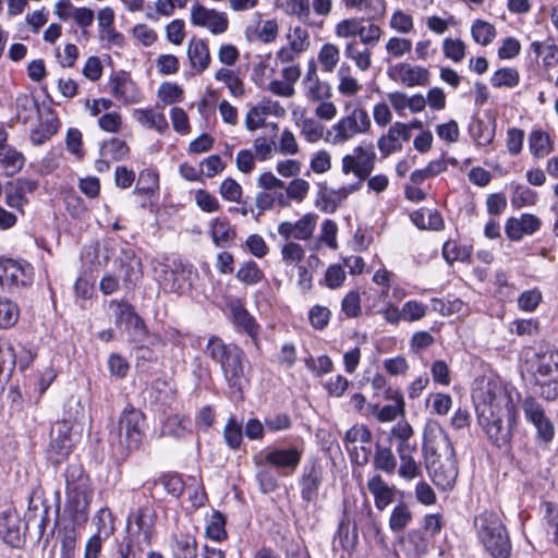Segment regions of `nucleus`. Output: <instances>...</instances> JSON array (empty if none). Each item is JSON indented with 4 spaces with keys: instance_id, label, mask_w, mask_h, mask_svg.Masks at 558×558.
Returning a JSON list of instances; mask_svg holds the SVG:
<instances>
[{
    "instance_id": "obj_1",
    "label": "nucleus",
    "mask_w": 558,
    "mask_h": 558,
    "mask_svg": "<svg viewBox=\"0 0 558 558\" xmlns=\"http://www.w3.org/2000/svg\"><path fill=\"white\" fill-rule=\"evenodd\" d=\"M423 456L434 484L441 489H450L458 476L453 446L447 433L436 421L430 420L425 424Z\"/></svg>"
},
{
    "instance_id": "obj_2",
    "label": "nucleus",
    "mask_w": 558,
    "mask_h": 558,
    "mask_svg": "<svg viewBox=\"0 0 558 558\" xmlns=\"http://www.w3.org/2000/svg\"><path fill=\"white\" fill-rule=\"evenodd\" d=\"M514 396L518 393L509 389L499 378L493 376H480L472 386V399L476 414L502 411L515 407Z\"/></svg>"
},
{
    "instance_id": "obj_3",
    "label": "nucleus",
    "mask_w": 558,
    "mask_h": 558,
    "mask_svg": "<svg viewBox=\"0 0 558 558\" xmlns=\"http://www.w3.org/2000/svg\"><path fill=\"white\" fill-rule=\"evenodd\" d=\"M205 353L220 364L228 385L242 391L247 384L243 351L236 345H227L220 338L213 336L208 339Z\"/></svg>"
},
{
    "instance_id": "obj_4",
    "label": "nucleus",
    "mask_w": 558,
    "mask_h": 558,
    "mask_svg": "<svg viewBox=\"0 0 558 558\" xmlns=\"http://www.w3.org/2000/svg\"><path fill=\"white\" fill-rule=\"evenodd\" d=\"M64 476L65 510L76 523L85 522L93 498L89 477L80 464H70Z\"/></svg>"
},
{
    "instance_id": "obj_5",
    "label": "nucleus",
    "mask_w": 558,
    "mask_h": 558,
    "mask_svg": "<svg viewBox=\"0 0 558 558\" xmlns=\"http://www.w3.org/2000/svg\"><path fill=\"white\" fill-rule=\"evenodd\" d=\"M527 372L535 391L546 400L558 397V352L546 349L533 353Z\"/></svg>"
},
{
    "instance_id": "obj_6",
    "label": "nucleus",
    "mask_w": 558,
    "mask_h": 558,
    "mask_svg": "<svg viewBox=\"0 0 558 558\" xmlns=\"http://www.w3.org/2000/svg\"><path fill=\"white\" fill-rule=\"evenodd\" d=\"M474 529L480 542L494 558H508L511 544L499 515L484 511L474 519Z\"/></svg>"
},
{
    "instance_id": "obj_7",
    "label": "nucleus",
    "mask_w": 558,
    "mask_h": 558,
    "mask_svg": "<svg viewBox=\"0 0 558 558\" xmlns=\"http://www.w3.org/2000/svg\"><path fill=\"white\" fill-rule=\"evenodd\" d=\"M377 156L374 150L357 145L353 148L352 154H345L341 158V172L343 174H353L356 181L340 186L335 194L340 198H345L361 190L363 181L373 172L376 165Z\"/></svg>"
},
{
    "instance_id": "obj_8",
    "label": "nucleus",
    "mask_w": 558,
    "mask_h": 558,
    "mask_svg": "<svg viewBox=\"0 0 558 558\" xmlns=\"http://www.w3.org/2000/svg\"><path fill=\"white\" fill-rule=\"evenodd\" d=\"M371 128L368 112L361 106H354L326 130L325 142L331 146H342L359 135L367 134Z\"/></svg>"
},
{
    "instance_id": "obj_9",
    "label": "nucleus",
    "mask_w": 558,
    "mask_h": 558,
    "mask_svg": "<svg viewBox=\"0 0 558 558\" xmlns=\"http://www.w3.org/2000/svg\"><path fill=\"white\" fill-rule=\"evenodd\" d=\"M144 436V414L135 408H125L120 414L118 429L110 433V442L125 454L137 449Z\"/></svg>"
},
{
    "instance_id": "obj_10",
    "label": "nucleus",
    "mask_w": 558,
    "mask_h": 558,
    "mask_svg": "<svg viewBox=\"0 0 558 558\" xmlns=\"http://www.w3.org/2000/svg\"><path fill=\"white\" fill-rule=\"evenodd\" d=\"M477 421L488 439L497 447L507 446L512 437V429L517 424V408L502 411L477 414Z\"/></svg>"
},
{
    "instance_id": "obj_11",
    "label": "nucleus",
    "mask_w": 558,
    "mask_h": 558,
    "mask_svg": "<svg viewBox=\"0 0 558 558\" xmlns=\"http://www.w3.org/2000/svg\"><path fill=\"white\" fill-rule=\"evenodd\" d=\"M155 523V511L149 507H141L128 515L126 537L147 547L151 543Z\"/></svg>"
},
{
    "instance_id": "obj_12",
    "label": "nucleus",
    "mask_w": 558,
    "mask_h": 558,
    "mask_svg": "<svg viewBox=\"0 0 558 558\" xmlns=\"http://www.w3.org/2000/svg\"><path fill=\"white\" fill-rule=\"evenodd\" d=\"M371 439L372 433L363 424H355L345 432L343 445L353 463L362 466L368 462L371 448H366L364 445L368 444Z\"/></svg>"
},
{
    "instance_id": "obj_13",
    "label": "nucleus",
    "mask_w": 558,
    "mask_h": 558,
    "mask_svg": "<svg viewBox=\"0 0 558 558\" xmlns=\"http://www.w3.org/2000/svg\"><path fill=\"white\" fill-rule=\"evenodd\" d=\"M243 34L251 44H272L279 35V23L276 19H263L259 12H255L246 21Z\"/></svg>"
},
{
    "instance_id": "obj_14",
    "label": "nucleus",
    "mask_w": 558,
    "mask_h": 558,
    "mask_svg": "<svg viewBox=\"0 0 558 558\" xmlns=\"http://www.w3.org/2000/svg\"><path fill=\"white\" fill-rule=\"evenodd\" d=\"M34 268L26 262L0 259V286L3 288L27 287L33 283Z\"/></svg>"
},
{
    "instance_id": "obj_15",
    "label": "nucleus",
    "mask_w": 558,
    "mask_h": 558,
    "mask_svg": "<svg viewBox=\"0 0 558 558\" xmlns=\"http://www.w3.org/2000/svg\"><path fill=\"white\" fill-rule=\"evenodd\" d=\"M195 277L192 267L173 260L162 270L161 286L165 290L184 294L191 290Z\"/></svg>"
},
{
    "instance_id": "obj_16",
    "label": "nucleus",
    "mask_w": 558,
    "mask_h": 558,
    "mask_svg": "<svg viewBox=\"0 0 558 558\" xmlns=\"http://www.w3.org/2000/svg\"><path fill=\"white\" fill-rule=\"evenodd\" d=\"M190 21L192 25L207 29L211 35L225 34L229 28V19L226 12L195 4L191 8Z\"/></svg>"
},
{
    "instance_id": "obj_17",
    "label": "nucleus",
    "mask_w": 558,
    "mask_h": 558,
    "mask_svg": "<svg viewBox=\"0 0 558 558\" xmlns=\"http://www.w3.org/2000/svg\"><path fill=\"white\" fill-rule=\"evenodd\" d=\"M387 76L409 88L425 86L429 82V71L426 68L408 62H398L388 66Z\"/></svg>"
},
{
    "instance_id": "obj_18",
    "label": "nucleus",
    "mask_w": 558,
    "mask_h": 558,
    "mask_svg": "<svg viewBox=\"0 0 558 558\" xmlns=\"http://www.w3.org/2000/svg\"><path fill=\"white\" fill-rule=\"evenodd\" d=\"M522 408L525 418L536 428L537 438L546 444L551 441L555 428L542 405L534 398L527 397L524 399Z\"/></svg>"
},
{
    "instance_id": "obj_19",
    "label": "nucleus",
    "mask_w": 558,
    "mask_h": 558,
    "mask_svg": "<svg viewBox=\"0 0 558 558\" xmlns=\"http://www.w3.org/2000/svg\"><path fill=\"white\" fill-rule=\"evenodd\" d=\"M317 221L318 215L314 213H307L295 222H280L277 227V232L284 240L294 239L298 241H307L313 236L317 227Z\"/></svg>"
},
{
    "instance_id": "obj_20",
    "label": "nucleus",
    "mask_w": 558,
    "mask_h": 558,
    "mask_svg": "<svg viewBox=\"0 0 558 558\" xmlns=\"http://www.w3.org/2000/svg\"><path fill=\"white\" fill-rule=\"evenodd\" d=\"M108 92L123 105H135L143 100V93L129 74L112 76L108 82Z\"/></svg>"
},
{
    "instance_id": "obj_21",
    "label": "nucleus",
    "mask_w": 558,
    "mask_h": 558,
    "mask_svg": "<svg viewBox=\"0 0 558 558\" xmlns=\"http://www.w3.org/2000/svg\"><path fill=\"white\" fill-rule=\"evenodd\" d=\"M410 138L411 133L408 132V126L404 125V122H393L387 132L377 140V147L381 157L386 158L402 150L403 143Z\"/></svg>"
},
{
    "instance_id": "obj_22",
    "label": "nucleus",
    "mask_w": 558,
    "mask_h": 558,
    "mask_svg": "<svg viewBox=\"0 0 558 558\" xmlns=\"http://www.w3.org/2000/svg\"><path fill=\"white\" fill-rule=\"evenodd\" d=\"M78 426L68 420H59L51 428V448L60 457L66 456L73 446V434Z\"/></svg>"
},
{
    "instance_id": "obj_23",
    "label": "nucleus",
    "mask_w": 558,
    "mask_h": 558,
    "mask_svg": "<svg viewBox=\"0 0 558 558\" xmlns=\"http://www.w3.org/2000/svg\"><path fill=\"white\" fill-rule=\"evenodd\" d=\"M304 96L310 102L328 100L331 97L330 85L322 81L315 68H310L302 81Z\"/></svg>"
},
{
    "instance_id": "obj_24",
    "label": "nucleus",
    "mask_w": 558,
    "mask_h": 558,
    "mask_svg": "<svg viewBox=\"0 0 558 558\" xmlns=\"http://www.w3.org/2000/svg\"><path fill=\"white\" fill-rule=\"evenodd\" d=\"M301 459L302 450L296 447L272 449L265 454L268 464L288 471H294Z\"/></svg>"
},
{
    "instance_id": "obj_25",
    "label": "nucleus",
    "mask_w": 558,
    "mask_h": 558,
    "mask_svg": "<svg viewBox=\"0 0 558 558\" xmlns=\"http://www.w3.org/2000/svg\"><path fill=\"white\" fill-rule=\"evenodd\" d=\"M0 537L9 545L17 547L23 541L21 520L15 511L0 513Z\"/></svg>"
},
{
    "instance_id": "obj_26",
    "label": "nucleus",
    "mask_w": 558,
    "mask_h": 558,
    "mask_svg": "<svg viewBox=\"0 0 558 558\" xmlns=\"http://www.w3.org/2000/svg\"><path fill=\"white\" fill-rule=\"evenodd\" d=\"M367 489L379 511H384L395 500V486L389 485L380 474H374L368 478Z\"/></svg>"
},
{
    "instance_id": "obj_27",
    "label": "nucleus",
    "mask_w": 558,
    "mask_h": 558,
    "mask_svg": "<svg viewBox=\"0 0 558 558\" xmlns=\"http://www.w3.org/2000/svg\"><path fill=\"white\" fill-rule=\"evenodd\" d=\"M541 226L539 219L530 214H523L519 218H510L506 222V234L512 241H519L525 234H533Z\"/></svg>"
},
{
    "instance_id": "obj_28",
    "label": "nucleus",
    "mask_w": 558,
    "mask_h": 558,
    "mask_svg": "<svg viewBox=\"0 0 558 558\" xmlns=\"http://www.w3.org/2000/svg\"><path fill=\"white\" fill-rule=\"evenodd\" d=\"M187 58L193 70L204 72L211 62L207 43L201 38H192L187 45Z\"/></svg>"
},
{
    "instance_id": "obj_29",
    "label": "nucleus",
    "mask_w": 558,
    "mask_h": 558,
    "mask_svg": "<svg viewBox=\"0 0 558 558\" xmlns=\"http://www.w3.org/2000/svg\"><path fill=\"white\" fill-rule=\"evenodd\" d=\"M344 56L361 72H367L372 68V50L366 46L362 47L355 39L345 43Z\"/></svg>"
},
{
    "instance_id": "obj_30",
    "label": "nucleus",
    "mask_w": 558,
    "mask_h": 558,
    "mask_svg": "<svg viewBox=\"0 0 558 558\" xmlns=\"http://www.w3.org/2000/svg\"><path fill=\"white\" fill-rule=\"evenodd\" d=\"M209 231L213 242L218 247L229 246L235 238V230L226 217H217L210 220Z\"/></svg>"
},
{
    "instance_id": "obj_31",
    "label": "nucleus",
    "mask_w": 558,
    "mask_h": 558,
    "mask_svg": "<svg viewBox=\"0 0 558 558\" xmlns=\"http://www.w3.org/2000/svg\"><path fill=\"white\" fill-rule=\"evenodd\" d=\"M411 221L421 230L439 231L445 227L444 219L438 210L422 207L411 214Z\"/></svg>"
},
{
    "instance_id": "obj_32",
    "label": "nucleus",
    "mask_w": 558,
    "mask_h": 558,
    "mask_svg": "<svg viewBox=\"0 0 558 558\" xmlns=\"http://www.w3.org/2000/svg\"><path fill=\"white\" fill-rule=\"evenodd\" d=\"M416 449L397 450L399 457L398 475L404 481H413L421 476L422 469L418 461L415 460Z\"/></svg>"
},
{
    "instance_id": "obj_33",
    "label": "nucleus",
    "mask_w": 558,
    "mask_h": 558,
    "mask_svg": "<svg viewBox=\"0 0 558 558\" xmlns=\"http://www.w3.org/2000/svg\"><path fill=\"white\" fill-rule=\"evenodd\" d=\"M133 119L142 126L163 133L168 129V121L165 114L156 109H135Z\"/></svg>"
},
{
    "instance_id": "obj_34",
    "label": "nucleus",
    "mask_w": 558,
    "mask_h": 558,
    "mask_svg": "<svg viewBox=\"0 0 558 558\" xmlns=\"http://www.w3.org/2000/svg\"><path fill=\"white\" fill-rule=\"evenodd\" d=\"M228 308L231 313L233 323L241 327L248 335H254L257 330V325L254 318L243 306L242 302L238 299H231L228 302Z\"/></svg>"
},
{
    "instance_id": "obj_35",
    "label": "nucleus",
    "mask_w": 558,
    "mask_h": 558,
    "mask_svg": "<svg viewBox=\"0 0 558 558\" xmlns=\"http://www.w3.org/2000/svg\"><path fill=\"white\" fill-rule=\"evenodd\" d=\"M404 412V400L401 395H396L395 403L383 407L381 409L378 405L369 404L367 407V414H372L376 416V418L381 423H389L395 421L399 415H402Z\"/></svg>"
},
{
    "instance_id": "obj_36",
    "label": "nucleus",
    "mask_w": 558,
    "mask_h": 558,
    "mask_svg": "<svg viewBox=\"0 0 558 558\" xmlns=\"http://www.w3.org/2000/svg\"><path fill=\"white\" fill-rule=\"evenodd\" d=\"M25 163L24 155L14 147L9 146L0 150V168L9 177L20 172Z\"/></svg>"
},
{
    "instance_id": "obj_37",
    "label": "nucleus",
    "mask_w": 558,
    "mask_h": 558,
    "mask_svg": "<svg viewBox=\"0 0 558 558\" xmlns=\"http://www.w3.org/2000/svg\"><path fill=\"white\" fill-rule=\"evenodd\" d=\"M529 148L535 158H544L551 153L554 143L548 133L533 130L529 135Z\"/></svg>"
},
{
    "instance_id": "obj_38",
    "label": "nucleus",
    "mask_w": 558,
    "mask_h": 558,
    "mask_svg": "<svg viewBox=\"0 0 558 558\" xmlns=\"http://www.w3.org/2000/svg\"><path fill=\"white\" fill-rule=\"evenodd\" d=\"M171 550L174 558H196V539L189 534L175 535L171 541Z\"/></svg>"
},
{
    "instance_id": "obj_39",
    "label": "nucleus",
    "mask_w": 558,
    "mask_h": 558,
    "mask_svg": "<svg viewBox=\"0 0 558 558\" xmlns=\"http://www.w3.org/2000/svg\"><path fill=\"white\" fill-rule=\"evenodd\" d=\"M214 77L216 81L222 82L226 85L231 96L240 98L244 95V83L233 70L220 68L215 72Z\"/></svg>"
},
{
    "instance_id": "obj_40",
    "label": "nucleus",
    "mask_w": 558,
    "mask_h": 558,
    "mask_svg": "<svg viewBox=\"0 0 558 558\" xmlns=\"http://www.w3.org/2000/svg\"><path fill=\"white\" fill-rule=\"evenodd\" d=\"M373 463L376 470L388 475L393 474L398 465L392 449L380 444H376Z\"/></svg>"
},
{
    "instance_id": "obj_41",
    "label": "nucleus",
    "mask_w": 558,
    "mask_h": 558,
    "mask_svg": "<svg viewBox=\"0 0 558 558\" xmlns=\"http://www.w3.org/2000/svg\"><path fill=\"white\" fill-rule=\"evenodd\" d=\"M276 7L287 15L295 16L300 21L308 23L311 9L308 0H276Z\"/></svg>"
},
{
    "instance_id": "obj_42",
    "label": "nucleus",
    "mask_w": 558,
    "mask_h": 558,
    "mask_svg": "<svg viewBox=\"0 0 558 558\" xmlns=\"http://www.w3.org/2000/svg\"><path fill=\"white\" fill-rule=\"evenodd\" d=\"M317 59L322 70L331 73L340 61V49L336 44L325 43L318 51Z\"/></svg>"
},
{
    "instance_id": "obj_43",
    "label": "nucleus",
    "mask_w": 558,
    "mask_h": 558,
    "mask_svg": "<svg viewBox=\"0 0 558 558\" xmlns=\"http://www.w3.org/2000/svg\"><path fill=\"white\" fill-rule=\"evenodd\" d=\"M300 128V135L305 142L315 144L322 138L325 141V126L313 118H304L298 123Z\"/></svg>"
},
{
    "instance_id": "obj_44",
    "label": "nucleus",
    "mask_w": 558,
    "mask_h": 558,
    "mask_svg": "<svg viewBox=\"0 0 558 558\" xmlns=\"http://www.w3.org/2000/svg\"><path fill=\"white\" fill-rule=\"evenodd\" d=\"M338 90L341 95L353 97L359 94L362 89V85L351 74L349 65H342L338 71Z\"/></svg>"
},
{
    "instance_id": "obj_45",
    "label": "nucleus",
    "mask_w": 558,
    "mask_h": 558,
    "mask_svg": "<svg viewBox=\"0 0 558 558\" xmlns=\"http://www.w3.org/2000/svg\"><path fill=\"white\" fill-rule=\"evenodd\" d=\"M288 45L292 50L304 53L311 47L310 32L303 26L290 27L286 35Z\"/></svg>"
},
{
    "instance_id": "obj_46",
    "label": "nucleus",
    "mask_w": 558,
    "mask_h": 558,
    "mask_svg": "<svg viewBox=\"0 0 558 558\" xmlns=\"http://www.w3.org/2000/svg\"><path fill=\"white\" fill-rule=\"evenodd\" d=\"M472 255V247L461 245L456 241H447L442 245V256L448 264L454 262H469Z\"/></svg>"
},
{
    "instance_id": "obj_47",
    "label": "nucleus",
    "mask_w": 558,
    "mask_h": 558,
    "mask_svg": "<svg viewBox=\"0 0 558 558\" xmlns=\"http://www.w3.org/2000/svg\"><path fill=\"white\" fill-rule=\"evenodd\" d=\"M412 40L405 37L391 36L385 43L387 60L400 59L412 50Z\"/></svg>"
},
{
    "instance_id": "obj_48",
    "label": "nucleus",
    "mask_w": 558,
    "mask_h": 558,
    "mask_svg": "<svg viewBox=\"0 0 558 558\" xmlns=\"http://www.w3.org/2000/svg\"><path fill=\"white\" fill-rule=\"evenodd\" d=\"M190 418L180 415H172L165 421L161 432L166 436L182 438L190 432Z\"/></svg>"
},
{
    "instance_id": "obj_49",
    "label": "nucleus",
    "mask_w": 558,
    "mask_h": 558,
    "mask_svg": "<svg viewBox=\"0 0 558 558\" xmlns=\"http://www.w3.org/2000/svg\"><path fill=\"white\" fill-rule=\"evenodd\" d=\"M413 434V428L408 422L397 423L391 429V438L397 441L396 450L416 449V445L411 441Z\"/></svg>"
},
{
    "instance_id": "obj_50",
    "label": "nucleus",
    "mask_w": 558,
    "mask_h": 558,
    "mask_svg": "<svg viewBox=\"0 0 558 558\" xmlns=\"http://www.w3.org/2000/svg\"><path fill=\"white\" fill-rule=\"evenodd\" d=\"M343 5L350 10L364 11L373 16H383L386 12L385 0H342Z\"/></svg>"
},
{
    "instance_id": "obj_51",
    "label": "nucleus",
    "mask_w": 558,
    "mask_h": 558,
    "mask_svg": "<svg viewBox=\"0 0 558 558\" xmlns=\"http://www.w3.org/2000/svg\"><path fill=\"white\" fill-rule=\"evenodd\" d=\"M412 521V512L408 505L400 502L393 507L389 518V529L399 533L407 529Z\"/></svg>"
},
{
    "instance_id": "obj_52",
    "label": "nucleus",
    "mask_w": 558,
    "mask_h": 558,
    "mask_svg": "<svg viewBox=\"0 0 558 558\" xmlns=\"http://www.w3.org/2000/svg\"><path fill=\"white\" fill-rule=\"evenodd\" d=\"M235 278L240 282L253 286L263 281L264 272L255 262L246 260L240 265Z\"/></svg>"
},
{
    "instance_id": "obj_53",
    "label": "nucleus",
    "mask_w": 558,
    "mask_h": 558,
    "mask_svg": "<svg viewBox=\"0 0 558 558\" xmlns=\"http://www.w3.org/2000/svg\"><path fill=\"white\" fill-rule=\"evenodd\" d=\"M280 254L286 266H296L304 259L305 250L299 242L286 240L280 247Z\"/></svg>"
},
{
    "instance_id": "obj_54",
    "label": "nucleus",
    "mask_w": 558,
    "mask_h": 558,
    "mask_svg": "<svg viewBox=\"0 0 558 558\" xmlns=\"http://www.w3.org/2000/svg\"><path fill=\"white\" fill-rule=\"evenodd\" d=\"M20 317V308L13 301L0 296V329L13 327Z\"/></svg>"
},
{
    "instance_id": "obj_55",
    "label": "nucleus",
    "mask_w": 558,
    "mask_h": 558,
    "mask_svg": "<svg viewBox=\"0 0 558 558\" xmlns=\"http://www.w3.org/2000/svg\"><path fill=\"white\" fill-rule=\"evenodd\" d=\"M520 82V74L514 68H501L495 71L490 77V84L495 88H513Z\"/></svg>"
},
{
    "instance_id": "obj_56",
    "label": "nucleus",
    "mask_w": 558,
    "mask_h": 558,
    "mask_svg": "<svg viewBox=\"0 0 558 558\" xmlns=\"http://www.w3.org/2000/svg\"><path fill=\"white\" fill-rule=\"evenodd\" d=\"M471 35L476 44L487 46L495 39L496 28L486 21L476 20L471 26Z\"/></svg>"
},
{
    "instance_id": "obj_57",
    "label": "nucleus",
    "mask_w": 558,
    "mask_h": 558,
    "mask_svg": "<svg viewBox=\"0 0 558 558\" xmlns=\"http://www.w3.org/2000/svg\"><path fill=\"white\" fill-rule=\"evenodd\" d=\"M389 27L398 34H410L414 31V19L404 10L396 9L389 19Z\"/></svg>"
},
{
    "instance_id": "obj_58",
    "label": "nucleus",
    "mask_w": 558,
    "mask_h": 558,
    "mask_svg": "<svg viewBox=\"0 0 558 558\" xmlns=\"http://www.w3.org/2000/svg\"><path fill=\"white\" fill-rule=\"evenodd\" d=\"M531 48L542 59L544 66L551 68L558 64V47L555 44L534 41Z\"/></svg>"
},
{
    "instance_id": "obj_59",
    "label": "nucleus",
    "mask_w": 558,
    "mask_h": 558,
    "mask_svg": "<svg viewBox=\"0 0 558 558\" xmlns=\"http://www.w3.org/2000/svg\"><path fill=\"white\" fill-rule=\"evenodd\" d=\"M226 519L222 513L215 511L211 513L207 526L206 535L215 542H221L227 538Z\"/></svg>"
},
{
    "instance_id": "obj_60",
    "label": "nucleus",
    "mask_w": 558,
    "mask_h": 558,
    "mask_svg": "<svg viewBox=\"0 0 558 558\" xmlns=\"http://www.w3.org/2000/svg\"><path fill=\"white\" fill-rule=\"evenodd\" d=\"M385 301V304L381 308L376 310L374 305L366 307V313L369 315L379 314L386 323L390 325H399L402 320L401 307L397 306L390 301Z\"/></svg>"
},
{
    "instance_id": "obj_61",
    "label": "nucleus",
    "mask_w": 558,
    "mask_h": 558,
    "mask_svg": "<svg viewBox=\"0 0 558 558\" xmlns=\"http://www.w3.org/2000/svg\"><path fill=\"white\" fill-rule=\"evenodd\" d=\"M362 21L357 17H347L335 25V36L339 39H354L360 33Z\"/></svg>"
},
{
    "instance_id": "obj_62",
    "label": "nucleus",
    "mask_w": 558,
    "mask_h": 558,
    "mask_svg": "<svg viewBox=\"0 0 558 558\" xmlns=\"http://www.w3.org/2000/svg\"><path fill=\"white\" fill-rule=\"evenodd\" d=\"M441 48L444 56L456 63L461 62L466 53V46L459 38H445Z\"/></svg>"
},
{
    "instance_id": "obj_63",
    "label": "nucleus",
    "mask_w": 558,
    "mask_h": 558,
    "mask_svg": "<svg viewBox=\"0 0 558 558\" xmlns=\"http://www.w3.org/2000/svg\"><path fill=\"white\" fill-rule=\"evenodd\" d=\"M402 320L414 323L423 319L427 313V306L420 301L409 300L401 306Z\"/></svg>"
},
{
    "instance_id": "obj_64",
    "label": "nucleus",
    "mask_w": 558,
    "mask_h": 558,
    "mask_svg": "<svg viewBox=\"0 0 558 558\" xmlns=\"http://www.w3.org/2000/svg\"><path fill=\"white\" fill-rule=\"evenodd\" d=\"M320 475L316 470L310 471L302 481V498L306 501H313L318 495L320 486Z\"/></svg>"
}]
</instances>
